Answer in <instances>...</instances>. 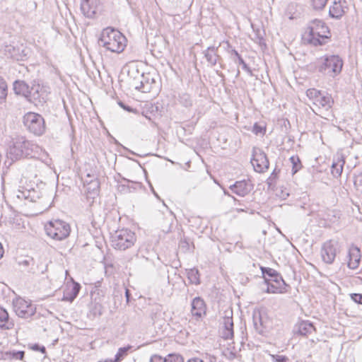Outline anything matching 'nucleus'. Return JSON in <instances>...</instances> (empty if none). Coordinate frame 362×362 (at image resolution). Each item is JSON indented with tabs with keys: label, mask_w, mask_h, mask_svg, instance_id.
<instances>
[{
	"label": "nucleus",
	"mask_w": 362,
	"mask_h": 362,
	"mask_svg": "<svg viewBox=\"0 0 362 362\" xmlns=\"http://www.w3.org/2000/svg\"><path fill=\"white\" fill-rule=\"evenodd\" d=\"M331 37L330 31L326 23L320 19L309 22L303 39L313 46L325 45Z\"/></svg>",
	"instance_id": "obj_1"
},
{
	"label": "nucleus",
	"mask_w": 362,
	"mask_h": 362,
	"mask_svg": "<svg viewBox=\"0 0 362 362\" xmlns=\"http://www.w3.org/2000/svg\"><path fill=\"white\" fill-rule=\"evenodd\" d=\"M126 41L122 33L108 27L103 30L98 43L112 52L120 53L126 47Z\"/></svg>",
	"instance_id": "obj_2"
},
{
	"label": "nucleus",
	"mask_w": 362,
	"mask_h": 362,
	"mask_svg": "<svg viewBox=\"0 0 362 362\" xmlns=\"http://www.w3.org/2000/svg\"><path fill=\"white\" fill-rule=\"evenodd\" d=\"M37 146L24 137H18L14 139L7 150V157L12 161L22 158L32 156V153Z\"/></svg>",
	"instance_id": "obj_3"
},
{
	"label": "nucleus",
	"mask_w": 362,
	"mask_h": 362,
	"mask_svg": "<svg viewBox=\"0 0 362 362\" xmlns=\"http://www.w3.org/2000/svg\"><path fill=\"white\" fill-rule=\"evenodd\" d=\"M136 241L135 233L127 228L117 230L111 234V246L117 250L124 251L132 247Z\"/></svg>",
	"instance_id": "obj_4"
},
{
	"label": "nucleus",
	"mask_w": 362,
	"mask_h": 362,
	"mask_svg": "<svg viewBox=\"0 0 362 362\" xmlns=\"http://www.w3.org/2000/svg\"><path fill=\"white\" fill-rule=\"evenodd\" d=\"M320 61L317 66L319 72L332 78L341 73L344 62L339 56L326 55Z\"/></svg>",
	"instance_id": "obj_5"
},
{
	"label": "nucleus",
	"mask_w": 362,
	"mask_h": 362,
	"mask_svg": "<svg viewBox=\"0 0 362 362\" xmlns=\"http://www.w3.org/2000/svg\"><path fill=\"white\" fill-rule=\"evenodd\" d=\"M45 229L47 235L57 240L66 238L71 231L69 224L59 219L49 221Z\"/></svg>",
	"instance_id": "obj_6"
},
{
	"label": "nucleus",
	"mask_w": 362,
	"mask_h": 362,
	"mask_svg": "<svg viewBox=\"0 0 362 362\" xmlns=\"http://www.w3.org/2000/svg\"><path fill=\"white\" fill-rule=\"evenodd\" d=\"M23 124L26 129L35 136H41L45 132V123L40 114L30 112L23 117Z\"/></svg>",
	"instance_id": "obj_7"
},
{
	"label": "nucleus",
	"mask_w": 362,
	"mask_h": 362,
	"mask_svg": "<svg viewBox=\"0 0 362 362\" xmlns=\"http://www.w3.org/2000/svg\"><path fill=\"white\" fill-rule=\"evenodd\" d=\"M13 308L16 314L21 318L28 319L35 314L36 308L30 302L22 298H16L13 300Z\"/></svg>",
	"instance_id": "obj_8"
},
{
	"label": "nucleus",
	"mask_w": 362,
	"mask_h": 362,
	"mask_svg": "<svg viewBox=\"0 0 362 362\" xmlns=\"http://www.w3.org/2000/svg\"><path fill=\"white\" fill-rule=\"evenodd\" d=\"M337 241L333 240H327L322 245L320 254L325 263L331 264L334 262L337 255Z\"/></svg>",
	"instance_id": "obj_9"
},
{
	"label": "nucleus",
	"mask_w": 362,
	"mask_h": 362,
	"mask_svg": "<svg viewBox=\"0 0 362 362\" xmlns=\"http://www.w3.org/2000/svg\"><path fill=\"white\" fill-rule=\"evenodd\" d=\"M83 185L86 187L87 199H94L99 195L100 183L97 177L87 174L83 181Z\"/></svg>",
	"instance_id": "obj_10"
},
{
	"label": "nucleus",
	"mask_w": 362,
	"mask_h": 362,
	"mask_svg": "<svg viewBox=\"0 0 362 362\" xmlns=\"http://www.w3.org/2000/svg\"><path fill=\"white\" fill-rule=\"evenodd\" d=\"M251 163L255 170L257 173L264 172L269 166V162L266 153L261 150L254 153Z\"/></svg>",
	"instance_id": "obj_11"
},
{
	"label": "nucleus",
	"mask_w": 362,
	"mask_h": 362,
	"mask_svg": "<svg viewBox=\"0 0 362 362\" xmlns=\"http://www.w3.org/2000/svg\"><path fill=\"white\" fill-rule=\"evenodd\" d=\"M100 6V0H81V10L83 14L89 18L95 17Z\"/></svg>",
	"instance_id": "obj_12"
},
{
	"label": "nucleus",
	"mask_w": 362,
	"mask_h": 362,
	"mask_svg": "<svg viewBox=\"0 0 362 362\" xmlns=\"http://www.w3.org/2000/svg\"><path fill=\"white\" fill-rule=\"evenodd\" d=\"M230 189L233 193L240 197H245L248 194L252 189V185L249 180H240L235 182L230 186Z\"/></svg>",
	"instance_id": "obj_13"
},
{
	"label": "nucleus",
	"mask_w": 362,
	"mask_h": 362,
	"mask_svg": "<svg viewBox=\"0 0 362 362\" xmlns=\"http://www.w3.org/2000/svg\"><path fill=\"white\" fill-rule=\"evenodd\" d=\"M348 257L349 268L351 269H355L358 268L361 258V250L359 249V247H357L356 245H352L349 249Z\"/></svg>",
	"instance_id": "obj_14"
},
{
	"label": "nucleus",
	"mask_w": 362,
	"mask_h": 362,
	"mask_svg": "<svg viewBox=\"0 0 362 362\" xmlns=\"http://www.w3.org/2000/svg\"><path fill=\"white\" fill-rule=\"evenodd\" d=\"M81 288L80 284L72 281V283L66 285V289L64 291L62 300L64 301L73 302L79 293Z\"/></svg>",
	"instance_id": "obj_15"
},
{
	"label": "nucleus",
	"mask_w": 362,
	"mask_h": 362,
	"mask_svg": "<svg viewBox=\"0 0 362 362\" xmlns=\"http://www.w3.org/2000/svg\"><path fill=\"white\" fill-rule=\"evenodd\" d=\"M261 270L264 278L266 277V276L269 277L267 278L269 282L272 281L275 284H281V286H288L283 279L281 275L274 269L262 267Z\"/></svg>",
	"instance_id": "obj_16"
},
{
	"label": "nucleus",
	"mask_w": 362,
	"mask_h": 362,
	"mask_svg": "<svg viewBox=\"0 0 362 362\" xmlns=\"http://www.w3.org/2000/svg\"><path fill=\"white\" fill-rule=\"evenodd\" d=\"M223 332L222 337L225 339H232L234 334L233 321L232 315L230 316L226 315L223 319Z\"/></svg>",
	"instance_id": "obj_17"
},
{
	"label": "nucleus",
	"mask_w": 362,
	"mask_h": 362,
	"mask_svg": "<svg viewBox=\"0 0 362 362\" xmlns=\"http://www.w3.org/2000/svg\"><path fill=\"white\" fill-rule=\"evenodd\" d=\"M192 314L194 316L201 317L206 313V304L201 297H195L192 302Z\"/></svg>",
	"instance_id": "obj_18"
},
{
	"label": "nucleus",
	"mask_w": 362,
	"mask_h": 362,
	"mask_svg": "<svg viewBox=\"0 0 362 362\" xmlns=\"http://www.w3.org/2000/svg\"><path fill=\"white\" fill-rule=\"evenodd\" d=\"M315 331V328L312 322L304 320L300 322L296 326L295 332L301 336H308Z\"/></svg>",
	"instance_id": "obj_19"
},
{
	"label": "nucleus",
	"mask_w": 362,
	"mask_h": 362,
	"mask_svg": "<svg viewBox=\"0 0 362 362\" xmlns=\"http://www.w3.org/2000/svg\"><path fill=\"white\" fill-rule=\"evenodd\" d=\"M218 47L210 46L204 51V57L211 66H215L221 59V57L218 54Z\"/></svg>",
	"instance_id": "obj_20"
},
{
	"label": "nucleus",
	"mask_w": 362,
	"mask_h": 362,
	"mask_svg": "<svg viewBox=\"0 0 362 362\" xmlns=\"http://www.w3.org/2000/svg\"><path fill=\"white\" fill-rule=\"evenodd\" d=\"M41 87L39 84L33 85L32 87L29 88L28 93L27 94L25 98L31 103H41L44 98H42L40 94Z\"/></svg>",
	"instance_id": "obj_21"
},
{
	"label": "nucleus",
	"mask_w": 362,
	"mask_h": 362,
	"mask_svg": "<svg viewBox=\"0 0 362 362\" xmlns=\"http://www.w3.org/2000/svg\"><path fill=\"white\" fill-rule=\"evenodd\" d=\"M344 6L341 0H334L332 5L329 7V15L332 18L339 19L344 14Z\"/></svg>",
	"instance_id": "obj_22"
},
{
	"label": "nucleus",
	"mask_w": 362,
	"mask_h": 362,
	"mask_svg": "<svg viewBox=\"0 0 362 362\" xmlns=\"http://www.w3.org/2000/svg\"><path fill=\"white\" fill-rule=\"evenodd\" d=\"M14 326L13 320L9 317V315L6 309L0 308V329H11Z\"/></svg>",
	"instance_id": "obj_23"
},
{
	"label": "nucleus",
	"mask_w": 362,
	"mask_h": 362,
	"mask_svg": "<svg viewBox=\"0 0 362 362\" xmlns=\"http://www.w3.org/2000/svg\"><path fill=\"white\" fill-rule=\"evenodd\" d=\"M138 75H141V74L136 69L128 71V76L131 80L129 82L130 86L136 90L143 92V86L141 84V79Z\"/></svg>",
	"instance_id": "obj_24"
},
{
	"label": "nucleus",
	"mask_w": 362,
	"mask_h": 362,
	"mask_svg": "<svg viewBox=\"0 0 362 362\" xmlns=\"http://www.w3.org/2000/svg\"><path fill=\"white\" fill-rule=\"evenodd\" d=\"M141 78V84L143 86V93H149L151 89L153 84L156 83L155 79L152 77L150 73L138 75Z\"/></svg>",
	"instance_id": "obj_25"
},
{
	"label": "nucleus",
	"mask_w": 362,
	"mask_h": 362,
	"mask_svg": "<svg viewBox=\"0 0 362 362\" xmlns=\"http://www.w3.org/2000/svg\"><path fill=\"white\" fill-rule=\"evenodd\" d=\"M332 103L333 100L330 96L324 95L321 93L318 95V98L313 103V104L318 107V108L322 107L327 110L332 107Z\"/></svg>",
	"instance_id": "obj_26"
},
{
	"label": "nucleus",
	"mask_w": 362,
	"mask_h": 362,
	"mask_svg": "<svg viewBox=\"0 0 362 362\" xmlns=\"http://www.w3.org/2000/svg\"><path fill=\"white\" fill-rule=\"evenodd\" d=\"M13 89L16 95L26 97L29 91V86L23 81L16 80L13 82Z\"/></svg>",
	"instance_id": "obj_27"
},
{
	"label": "nucleus",
	"mask_w": 362,
	"mask_h": 362,
	"mask_svg": "<svg viewBox=\"0 0 362 362\" xmlns=\"http://www.w3.org/2000/svg\"><path fill=\"white\" fill-rule=\"evenodd\" d=\"M264 283L267 285V293H284L286 291V287L288 286H281V284H275L269 282L268 279L264 277Z\"/></svg>",
	"instance_id": "obj_28"
},
{
	"label": "nucleus",
	"mask_w": 362,
	"mask_h": 362,
	"mask_svg": "<svg viewBox=\"0 0 362 362\" xmlns=\"http://www.w3.org/2000/svg\"><path fill=\"white\" fill-rule=\"evenodd\" d=\"M345 160L343 158H338L337 161H334L332 165L331 173L334 177H338L341 175Z\"/></svg>",
	"instance_id": "obj_29"
},
{
	"label": "nucleus",
	"mask_w": 362,
	"mask_h": 362,
	"mask_svg": "<svg viewBox=\"0 0 362 362\" xmlns=\"http://www.w3.org/2000/svg\"><path fill=\"white\" fill-rule=\"evenodd\" d=\"M187 278L191 284H200L199 272L197 269L193 268L187 271Z\"/></svg>",
	"instance_id": "obj_30"
},
{
	"label": "nucleus",
	"mask_w": 362,
	"mask_h": 362,
	"mask_svg": "<svg viewBox=\"0 0 362 362\" xmlns=\"http://www.w3.org/2000/svg\"><path fill=\"white\" fill-rule=\"evenodd\" d=\"M103 305L96 302H92L90 305L89 312L93 316H100L103 314Z\"/></svg>",
	"instance_id": "obj_31"
},
{
	"label": "nucleus",
	"mask_w": 362,
	"mask_h": 362,
	"mask_svg": "<svg viewBox=\"0 0 362 362\" xmlns=\"http://www.w3.org/2000/svg\"><path fill=\"white\" fill-rule=\"evenodd\" d=\"M289 160L292 164V174L294 175L301 169V161L298 156H291Z\"/></svg>",
	"instance_id": "obj_32"
},
{
	"label": "nucleus",
	"mask_w": 362,
	"mask_h": 362,
	"mask_svg": "<svg viewBox=\"0 0 362 362\" xmlns=\"http://www.w3.org/2000/svg\"><path fill=\"white\" fill-rule=\"evenodd\" d=\"M131 348L130 346L119 348L115 356L113 362H119L122 361Z\"/></svg>",
	"instance_id": "obj_33"
},
{
	"label": "nucleus",
	"mask_w": 362,
	"mask_h": 362,
	"mask_svg": "<svg viewBox=\"0 0 362 362\" xmlns=\"http://www.w3.org/2000/svg\"><path fill=\"white\" fill-rule=\"evenodd\" d=\"M254 326L257 332L259 333L263 332L262 327L263 325V321L260 313L258 314V316L255 315L253 316Z\"/></svg>",
	"instance_id": "obj_34"
},
{
	"label": "nucleus",
	"mask_w": 362,
	"mask_h": 362,
	"mask_svg": "<svg viewBox=\"0 0 362 362\" xmlns=\"http://www.w3.org/2000/svg\"><path fill=\"white\" fill-rule=\"evenodd\" d=\"M179 102L185 107H189L192 105L191 98L187 93H183L179 96Z\"/></svg>",
	"instance_id": "obj_35"
},
{
	"label": "nucleus",
	"mask_w": 362,
	"mask_h": 362,
	"mask_svg": "<svg viewBox=\"0 0 362 362\" xmlns=\"http://www.w3.org/2000/svg\"><path fill=\"white\" fill-rule=\"evenodd\" d=\"M7 84L5 80L0 76V98L5 99L7 95Z\"/></svg>",
	"instance_id": "obj_36"
},
{
	"label": "nucleus",
	"mask_w": 362,
	"mask_h": 362,
	"mask_svg": "<svg viewBox=\"0 0 362 362\" xmlns=\"http://www.w3.org/2000/svg\"><path fill=\"white\" fill-rule=\"evenodd\" d=\"M328 0H311L313 8L315 10H322L325 8Z\"/></svg>",
	"instance_id": "obj_37"
},
{
	"label": "nucleus",
	"mask_w": 362,
	"mask_h": 362,
	"mask_svg": "<svg viewBox=\"0 0 362 362\" xmlns=\"http://www.w3.org/2000/svg\"><path fill=\"white\" fill-rule=\"evenodd\" d=\"M234 62L235 63H238L239 64L242 65L243 69H244L245 71H247L250 76L252 75V71L251 69L248 66V65L245 63L244 59L242 58L241 56H238V59H234Z\"/></svg>",
	"instance_id": "obj_38"
},
{
	"label": "nucleus",
	"mask_w": 362,
	"mask_h": 362,
	"mask_svg": "<svg viewBox=\"0 0 362 362\" xmlns=\"http://www.w3.org/2000/svg\"><path fill=\"white\" fill-rule=\"evenodd\" d=\"M165 362H184V360L179 354H169L165 357Z\"/></svg>",
	"instance_id": "obj_39"
},
{
	"label": "nucleus",
	"mask_w": 362,
	"mask_h": 362,
	"mask_svg": "<svg viewBox=\"0 0 362 362\" xmlns=\"http://www.w3.org/2000/svg\"><path fill=\"white\" fill-rule=\"evenodd\" d=\"M354 185L358 191L362 192V173L355 177Z\"/></svg>",
	"instance_id": "obj_40"
},
{
	"label": "nucleus",
	"mask_w": 362,
	"mask_h": 362,
	"mask_svg": "<svg viewBox=\"0 0 362 362\" xmlns=\"http://www.w3.org/2000/svg\"><path fill=\"white\" fill-rule=\"evenodd\" d=\"M9 355L11 356V357L13 358H15V359H19V360H22L24 357V355H25V351H11L8 353Z\"/></svg>",
	"instance_id": "obj_41"
},
{
	"label": "nucleus",
	"mask_w": 362,
	"mask_h": 362,
	"mask_svg": "<svg viewBox=\"0 0 362 362\" xmlns=\"http://www.w3.org/2000/svg\"><path fill=\"white\" fill-rule=\"evenodd\" d=\"M274 362H290V359L284 355H272Z\"/></svg>",
	"instance_id": "obj_42"
},
{
	"label": "nucleus",
	"mask_w": 362,
	"mask_h": 362,
	"mask_svg": "<svg viewBox=\"0 0 362 362\" xmlns=\"http://www.w3.org/2000/svg\"><path fill=\"white\" fill-rule=\"evenodd\" d=\"M320 93V90H317L316 89H308L307 90V95L310 98H313L314 101L318 98V95Z\"/></svg>",
	"instance_id": "obj_43"
},
{
	"label": "nucleus",
	"mask_w": 362,
	"mask_h": 362,
	"mask_svg": "<svg viewBox=\"0 0 362 362\" xmlns=\"http://www.w3.org/2000/svg\"><path fill=\"white\" fill-rule=\"evenodd\" d=\"M350 298L356 303L362 305V293H351Z\"/></svg>",
	"instance_id": "obj_44"
},
{
	"label": "nucleus",
	"mask_w": 362,
	"mask_h": 362,
	"mask_svg": "<svg viewBox=\"0 0 362 362\" xmlns=\"http://www.w3.org/2000/svg\"><path fill=\"white\" fill-rule=\"evenodd\" d=\"M264 128L262 127L261 125L258 124L257 123H255L252 128V132L255 134L256 135L259 134H262L264 132Z\"/></svg>",
	"instance_id": "obj_45"
},
{
	"label": "nucleus",
	"mask_w": 362,
	"mask_h": 362,
	"mask_svg": "<svg viewBox=\"0 0 362 362\" xmlns=\"http://www.w3.org/2000/svg\"><path fill=\"white\" fill-rule=\"evenodd\" d=\"M32 349H33L34 351H40L42 354H45L46 353L45 347L44 346H40L37 344H34L32 346Z\"/></svg>",
	"instance_id": "obj_46"
},
{
	"label": "nucleus",
	"mask_w": 362,
	"mask_h": 362,
	"mask_svg": "<svg viewBox=\"0 0 362 362\" xmlns=\"http://www.w3.org/2000/svg\"><path fill=\"white\" fill-rule=\"evenodd\" d=\"M150 362H165V358H163L161 356L158 355H153L150 358Z\"/></svg>",
	"instance_id": "obj_47"
},
{
	"label": "nucleus",
	"mask_w": 362,
	"mask_h": 362,
	"mask_svg": "<svg viewBox=\"0 0 362 362\" xmlns=\"http://www.w3.org/2000/svg\"><path fill=\"white\" fill-rule=\"evenodd\" d=\"M118 105H119L122 109H124V110H126V111H127V112H134V109H133L132 107H130V106H129V105H127L124 104V103L123 102H122V101H119V102H118Z\"/></svg>",
	"instance_id": "obj_48"
},
{
	"label": "nucleus",
	"mask_w": 362,
	"mask_h": 362,
	"mask_svg": "<svg viewBox=\"0 0 362 362\" xmlns=\"http://www.w3.org/2000/svg\"><path fill=\"white\" fill-rule=\"evenodd\" d=\"M16 49L12 45H8L6 47L5 52L8 53L11 57H14V54L12 52H15Z\"/></svg>",
	"instance_id": "obj_49"
},
{
	"label": "nucleus",
	"mask_w": 362,
	"mask_h": 362,
	"mask_svg": "<svg viewBox=\"0 0 362 362\" xmlns=\"http://www.w3.org/2000/svg\"><path fill=\"white\" fill-rule=\"evenodd\" d=\"M276 177V169H274V171L272 172V173L271 174L270 177L268 179V184L269 185H271V182L270 181H272Z\"/></svg>",
	"instance_id": "obj_50"
},
{
	"label": "nucleus",
	"mask_w": 362,
	"mask_h": 362,
	"mask_svg": "<svg viewBox=\"0 0 362 362\" xmlns=\"http://www.w3.org/2000/svg\"><path fill=\"white\" fill-rule=\"evenodd\" d=\"M125 297L127 300V303H128L130 300L131 293L129 289H126L125 291Z\"/></svg>",
	"instance_id": "obj_51"
},
{
	"label": "nucleus",
	"mask_w": 362,
	"mask_h": 362,
	"mask_svg": "<svg viewBox=\"0 0 362 362\" xmlns=\"http://www.w3.org/2000/svg\"><path fill=\"white\" fill-rule=\"evenodd\" d=\"M122 180L123 181H124L125 182H128V183H129V182H132V183H133V184H134V185H137V186H140V185H141V183H140V182H133V181H131V180H128V179L125 178V177H122Z\"/></svg>",
	"instance_id": "obj_52"
},
{
	"label": "nucleus",
	"mask_w": 362,
	"mask_h": 362,
	"mask_svg": "<svg viewBox=\"0 0 362 362\" xmlns=\"http://www.w3.org/2000/svg\"><path fill=\"white\" fill-rule=\"evenodd\" d=\"M188 362H204V361L198 358H194L189 360Z\"/></svg>",
	"instance_id": "obj_53"
},
{
	"label": "nucleus",
	"mask_w": 362,
	"mask_h": 362,
	"mask_svg": "<svg viewBox=\"0 0 362 362\" xmlns=\"http://www.w3.org/2000/svg\"><path fill=\"white\" fill-rule=\"evenodd\" d=\"M29 264H30L29 259H25V260L22 261L21 262H20V264H23L24 266H28Z\"/></svg>",
	"instance_id": "obj_54"
},
{
	"label": "nucleus",
	"mask_w": 362,
	"mask_h": 362,
	"mask_svg": "<svg viewBox=\"0 0 362 362\" xmlns=\"http://www.w3.org/2000/svg\"><path fill=\"white\" fill-rule=\"evenodd\" d=\"M4 253V250L1 243H0V259L3 257Z\"/></svg>",
	"instance_id": "obj_55"
},
{
	"label": "nucleus",
	"mask_w": 362,
	"mask_h": 362,
	"mask_svg": "<svg viewBox=\"0 0 362 362\" xmlns=\"http://www.w3.org/2000/svg\"><path fill=\"white\" fill-rule=\"evenodd\" d=\"M232 54H233L237 57V60L238 59V56H240L235 49L232 50Z\"/></svg>",
	"instance_id": "obj_56"
},
{
	"label": "nucleus",
	"mask_w": 362,
	"mask_h": 362,
	"mask_svg": "<svg viewBox=\"0 0 362 362\" xmlns=\"http://www.w3.org/2000/svg\"><path fill=\"white\" fill-rule=\"evenodd\" d=\"M235 357V354L233 352H230L229 358H234Z\"/></svg>",
	"instance_id": "obj_57"
},
{
	"label": "nucleus",
	"mask_w": 362,
	"mask_h": 362,
	"mask_svg": "<svg viewBox=\"0 0 362 362\" xmlns=\"http://www.w3.org/2000/svg\"><path fill=\"white\" fill-rule=\"evenodd\" d=\"M98 362H113V361H108V360H106V361H98Z\"/></svg>",
	"instance_id": "obj_58"
},
{
	"label": "nucleus",
	"mask_w": 362,
	"mask_h": 362,
	"mask_svg": "<svg viewBox=\"0 0 362 362\" xmlns=\"http://www.w3.org/2000/svg\"><path fill=\"white\" fill-rule=\"evenodd\" d=\"M121 187H122V188H124V187H126V185H121Z\"/></svg>",
	"instance_id": "obj_59"
}]
</instances>
